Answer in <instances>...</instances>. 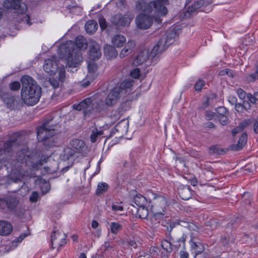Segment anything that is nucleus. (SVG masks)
I'll return each instance as SVG.
<instances>
[{"label": "nucleus", "instance_id": "11", "mask_svg": "<svg viewBox=\"0 0 258 258\" xmlns=\"http://www.w3.org/2000/svg\"><path fill=\"white\" fill-rule=\"evenodd\" d=\"M66 235L54 231L51 237V244L52 249L56 248L57 250L66 244Z\"/></svg>", "mask_w": 258, "mask_h": 258}, {"label": "nucleus", "instance_id": "28", "mask_svg": "<svg viewBox=\"0 0 258 258\" xmlns=\"http://www.w3.org/2000/svg\"><path fill=\"white\" fill-rule=\"evenodd\" d=\"M176 36V31L174 29H172L168 30L166 32V37L161 38V39H164L166 41V45L168 47L173 42Z\"/></svg>", "mask_w": 258, "mask_h": 258}, {"label": "nucleus", "instance_id": "10", "mask_svg": "<svg viewBox=\"0 0 258 258\" xmlns=\"http://www.w3.org/2000/svg\"><path fill=\"white\" fill-rule=\"evenodd\" d=\"M19 201L15 196H7L0 199V208L10 212L15 211Z\"/></svg>", "mask_w": 258, "mask_h": 258}, {"label": "nucleus", "instance_id": "33", "mask_svg": "<svg viewBox=\"0 0 258 258\" xmlns=\"http://www.w3.org/2000/svg\"><path fill=\"white\" fill-rule=\"evenodd\" d=\"M164 223L167 224V230L170 233L172 229L178 225V219L170 218L165 221L163 220L162 224L164 225Z\"/></svg>", "mask_w": 258, "mask_h": 258}, {"label": "nucleus", "instance_id": "40", "mask_svg": "<svg viewBox=\"0 0 258 258\" xmlns=\"http://www.w3.org/2000/svg\"><path fill=\"white\" fill-rule=\"evenodd\" d=\"M178 225L182 227H186L190 230H195L197 228V227L195 224L190 223L188 222L182 220L178 219Z\"/></svg>", "mask_w": 258, "mask_h": 258}, {"label": "nucleus", "instance_id": "41", "mask_svg": "<svg viewBox=\"0 0 258 258\" xmlns=\"http://www.w3.org/2000/svg\"><path fill=\"white\" fill-rule=\"evenodd\" d=\"M110 227L111 232L115 234L121 230L122 225L118 223L111 222Z\"/></svg>", "mask_w": 258, "mask_h": 258}, {"label": "nucleus", "instance_id": "49", "mask_svg": "<svg viewBox=\"0 0 258 258\" xmlns=\"http://www.w3.org/2000/svg\"><path fill=\"white\" fill-rule=\"evenodd\" d=\"M219 75L220 76H224V75H228L231 78H234L236 76V74L234 73L232 71L228 69H225L224 70H223L221 71L219 73Z\"/></svg>", "mask_w": 258, "mask_h": 258}, {"label": "nucleus", "instance_id": "32", "mask_svg": "<svg viewBox=\"0 0 258 258\" xmlns=\"http://www.w3.org/2000/svg\"><path fill=\"white\" fill-rule=\"evenodd\" d=\"M209 153L211 155H223L228 149L220 148L218 145H213L209 147Z\"/></svg>", "mask_w": 258, "mask_h": 258}, {"label": "nucleus", "instance_id": "16", "mask_svg": "<svg viewBox=\"0 0 258 258\" xmlns=\"http://www.w3.org/2000/svg\"><path fill=\"white\" fill-rule=\"evenodd\" d=\"M18 138V134H15L12 138L4 143L2 149L4 151V154L11 155L13 153L12 148L16 144Z\"/></svg>", "mask_w": 258, "mask_h": 258}, {"label": "nucleus", "instance_id": "14", "mask_svg": "<svg viewBox=\"0 0 258 258\" xmlns=\"http://www.w3.org/2000/svg\"><path fill=\"white\" fill-rule=\"evenodd\" d=\"M101 55L100 45L94 41L90 42V50L89 57L90 59L96 60L99 59Z\"/></svg>", "mask_w": 258, "mask_h": 258}, {"label": "nucleus", "instance_id": "4", "mask_svg": "<svg viewBox=\"0 0 258 258\" xmlns=\"http://www.w3.org/2000/svg\"><path fill=\"white\" fill-rule=\"evenodd\" d=\"M50 121H45L37 130L38 142H42L46 148L55 146L58 141V138L55 135L54 125L50 124Z\"/></svg>", "mask_w": 258, "mask_h": 258}, {"label": "nucleus", "instance_id": "47", "mask_svg": "<svg viewBox=\"0 0 258 258\" xmlns=\"http://www.w3.org/2000/svg\"><path fill=\"white\" fill-rule=\"evenodd\" d=\"M46 158L45 157L43 158L41 157L40 160L37 161L36 163H33V157H32V165L31 166H29V167H32L33 169H38L41 167L44 162H46Z\"/></svg>", "mask_w": 258, "mask_h": 258}, {"label": "nucleus", "instance_id": "24", "mask_svg": "<svg viewBox=\"0 0 258 258\" xmlns=\"http://www.w3.org/2000/svg\"><path fill=\"white\" fill-rule=\"evenodd\" d=\"M13 230L11 224L5 220L0 221V235L6 236L9 235Z\"/></svg>", "mask_w": 258, "mask_h": 258}, {"label": "nucleus", "instance_id": "37", "mask_svg": "<svg viewBox=\"0 0 258 258\" xmlns=\"http://www.w3.org/2000/svg\"><path fill=\"white\" fill-rule=\"evenodd\" d=\"M187 238V235L185 234H182L181 237L179 239H177L176 241H174V239L170 237V240H172L175 244L173 245L175 248L178 249L180 247V244L179 243L181 242L183 243V246L184 248L185 246V242L186 241V239Z\"/></svg>", "mask_w": 258, "mask_h": 258}, {"label": "nucleus", "instance_id": "7", "mask_svg": "<svg viewBox=\"0 0 258 258\" xmlns=\"http://www.w3.org/2000/svg\"><path fill=\"white\" fill-rule=\"evenodd\" d=\"M60 50L62 53H65L62 57L66 60V65L68 67H78L83 62V57L81 52L74 47L62 45L60 46Z\"/></svg>", "mask_w": 258, "mask_h": 258}, {"label": "nucleus", "instance_id": "18", "mask_svg": "<svg viewBox=\"0 0 258 258\" xmlns=\"http://www.w3.org/2000/svg\"><path fill=\"white\" fill-rule=\"evenodd\" d=\"M128 128V121L125 119H122L119 122L112 130L111 133L115 134V132L119 133L118 136H122L127 133Z\"/></svg>", "mask_w": 258, "mask_h": 258}, {"label": "nucleus", "instance_id": "43", "mask_svg": "<svg viewBox=\"0 0 258 258\" xmlns=\"http://www.w3.org/2000/svg\"><path fill=\"white\" fill-rule=\"evenodd\" d=\"M103 134L102 131H99L97 128H95L92 132V133L90 135L91 141L93 143H95L96 141L97 138L98 136L101 135Z\"/></svg>", "mask_w": 258, "mask_h": 258}, {"label": "nucleus", "instance_id": "27", "mask_svg": "<svg viewBox=\"0 0 258 258\" xmlns=\"http://www.w3.org/2000/svg\"><path fill=\"white\" fill-rule=\"evenodd\" d=\"M126 38L120 34L113 36L111 39V43L114 47H120L123 46L126 42Z\"/></svg>", "mask_w": 258, "mask_h": 258}, {"label": "nucleus", "instance_id": "61", "mask_svg": "<svg viewBox=\"0 0 258 258\" xmlns=\"http://www.w3.org/2000/svg\"><path fill=\"white\" fill-rule=\"evenodd\" d=\"M112 210L115 212L122 211L123 210V207L122 206L112 204L111 206Z\"/></svg>", "mask_w": 258, "mask_h": 258}, {"label": "nucleus", "instance_id": "23", "mask_svg": "<svg viewBox=\"0 0 258 258\" xmlns=\"http://www.w3.org/2000/svg\"><path fill=\"white\" fill-rule=\"evenodd\" d=\"M136 46L135 42L132 40H129L125 44L123 49L119 53V57L123 58L130 54Z\"/></svg>", "mask_w": 258, "mask_h": 258}, {"label": "nucleus", "instance_id": "44", "mask_svg": "<svg viewBox=\"0 0 258 258\" xmlns=\"http://www.w3.org/2000/svg\"><path fill=\"white\" fill-rule=\"evenodd\" d=\"M161 246L167 252H170L172 250V245L171 242L168 240H163L161 242Z\"/></svg>", "mask_w": 258, "mask_h": 258}, {"label": "nucleus", "instance_id": "13", "mask_svg": "<svg viewBox=\"0 0 258 258\" xmlns=\"http://www.w3.org/2000/svg\"><path fill=\"white\" fill-rule=\"evenodd\" d=\"M133 17V15L130 14H116L111 18V21L115 25L125 26L129 25Z\"/></svg>", "mask_w": 258, "mask_h": 258}, {"label": "nucleus", "instance_id": "50", "mask_svg": "<svg viewBox=\"0 0 258 258\" xmlns=\"http://www.w3.org/2000/svg\"><path fill=\"white\" fill-rule=\"evenodd\" d=\"M202 6V3L200 2H195L191 6H189L188 11L190 13L194 12L195 10L200 8Z\"/></svg>", "mask_w": 258, "mask_h": 258}, {"label": "nucleus", "instance_id": "52", "mask_svg": "<svg viewBox=\"0 0 258 258\" xmlns=\"http://www.w3.org/2000/svg\"><path fill=\"white\" fill-rule=\"evenodd\" d=\"M21 86L20 82H12L9 85L10 89L14 91L19 90Z\"/></svg>", "mask_w": 258, "mask_h": 258}, {"label": "nucleus", "instance_id": "31", "mask_svg": "<svg viewBox=\"0 0 258 258\" xmlns=\"http://www.w3.org/2000/svg\"><path fill=\"white\" fill-rule=\"evenodd\" d=\"M134 203L139 207H147L148 202L146 198L141 195H136L134 199Z\"/></svg>", "mask_w": 258, "mask_h": 258}, {"label": "nucleus", "instance_id": "19", "mask_svg": "<svg viewBox=\"0 0 258 258\" xmlns=\"http://www.w3.org/2000/svg\"><path fill=\"white\" fill-rule=\"evenodd\" d=\"M66 46L74 47L81 52V50H85L87 49V42L84 37L79 36L76 37L75 44L69 43Z\"/></svg>", "mask_w": 258, "mask_h": 258}, {"label": "nucleus", "instance_id": "46", "mask_svg": "<svg viewBox=\"0 0 258 258\" xmlns=\"http://www.w3.org/2000/svg\"><path fill=\"white\" fill-rule=\"evenodd\" d=\"M46 87L49 88V90H56L59 88V82H45Z\"/></svg>", "mask_w": 258, "mask_h": 258}, {"label": "nucleus", "instance_id": "51", "mask_svg": "<svg viewBox=\"0 0 258 258\" xmlns=\"http://www.w3.org/2000/svg\"><path fill=\"white\" fill-rule=\"evenodd\" d=\"M44 168L47 173H54L56 172L58 169V164L56 162H54V165L53 166H46L44 167Z\"/></svg>", "mask_w": 258, "mask_h": 258}, {"label": "nucleus", "instance_id": "15", "mask_svg": "<svg viewBox=\"0 0 258 258\" xmlns=\"http://www.w3.org/2000/svg\"><path fill=\"white\" fill-rule=\"evenodd\" d=\"M167 46L166 45V41L164 39H160L154 45L150 52V57L154 58L158 54L166 49Z\"/></svg>", "mask_w": 258, "mask_h": 258}, {"label": "nucleus", "instance_id": "38", "mask_svg": "<svg viewBox=\"0 0 258 258\" xmlns=\"http://www.w3.org/2000/svg\"><path fill=\"white\" fill-rule=\"evenodd\" d=\"M108 188V185L105 182H101L98 184L97 189L96 190V195L99 196L101 194L106 192Z\"/></svg>", "mask_w": 258, "mask_h": 258}, {"label": "nucleus", "instance_id": "25", "mask_svg": "<svg viewBox=\"0 0 258 258\" xmlns=\"http://www.w3.org/2000/svg\"><path fill=\"white\" fill-rule=\"evenodd\" d=\"M190 243L191 249L194 250L196 252L195 257H196L197 254L202 253L204 250L203 244L196 237H192L190 240Z\"/></svg>", "mask_w": 258, "mask_h": 258}, {"label": "nucleus", "instance_id": "58", "mask_svg": "<svg viewBox=\"0 0 258 258\" xmlns=\"http://www.w3.org/2000/svg\"><path fill=\"white\" fill-rule=\"evenodd\" d=\"M218 119L220 123L223 125H226L227 123L228 122V117L227 115L225 116H218Z\"/></svg>", "mask_w": 258, "mask_h": 258}, {"label": "nucleus", "instance_id": "3", "mask_svg": "<svg viewBox=\"0 0 258 258\" xmlns=\"http://www.w3.org/2000/svg\"><path fill=\"white\" fill-rule=\"evenodd\" d=\"M21 97L23 102L33 106L38 102L42 94L41 87L36 82H22Z\"/></svg>", "mask_w": 258, "mask_h": 258}, {"label": "nucleus", "instance_id": "48", "mask_svg": "<svg viewBox=\"0 0 258 258\" xmlns=\"http://www.w3.org/2000/svg\"><path fill=\"white\" fill-rule=\"evenodd\" d=\"M211 96V97H207L206 98V100L202 103V107L203 108H207L211 103V100H213L214 98H216L217 97V95L215 94H212Z\"/></svg>", "mask_w": 258, "mask_h": 258}, {"label": "nucleus", "instance_id": "63", "mask_svg": "<svg viewBox=\"0 0 258 258\" xmlns=\"http://www.w3.org/2000/svg\"><path fill=\"white\" fill-rule=\"evenodd\" d=\"M204 84L203 82H197L195 85V88L197 91H201Z\"/></svg>", "mask_w": 258, "mask_h": 258}, {"label": "nucleus", "instance_id": "53", "mask_svg": "<svg viewBox=\"0 0 258 258\" xmlns=\"http://www.w3.org/2000/svg\"><path fill=\"white\" fill-rule=\"evenodd\" d=\"M205 225L207 227L213 230L217 227V222L214 219H211L210 220L207 221Z\"/></svg>", "mask_w": 258, "mask_h": 258}, {"label": "nucleus", "instance_id": "30", "mask_svg": "<svg viewBox=\"0 0 258 258\" xmlns=\"http://www.w3.org/2000/svg\"><path fill=\"white\" fill-rule=\"evenodd\" d=\"M97 28V23L94 20L88 21L85 25V29L88 33L91 34L95 32Z\"/></svg>", "mask_w": 258, "mask_h": 258}, {"label": "nucleus", "instance_id": "36", "mask_svg": "<svg viewBox=\"0 0 258 258\" xmlns=\"http://www.w3.org/2000/svg\"><path fill=\"white\" fill-rule=\"evenodd\" d=\"M235 238L231 234H226L221 237V241L224 246H228L231 243L234 242Z\"/></svg>", "mask_w": 258, "mask_h": 258}, {"label": "nucleus", "instance_id": "54", "mask_svg": "<svg viewBox=\"0 0 258 258\" xmlns=\"http://www.w3.org/2000/svg\"><path fill=\"white\" fill-rule=\"evenodd\" d=\"M252 122V121L250 119H244L242 122H240L238 126L243 131V130L248 125H249Z\"/></svg>", "mask_w": 258, "mask_h": 258}, {"label": "nucleus", "instance_id": "17", "mask_svg": "<svg viewBox=\"0 0 258 258\" xmlns=\"http://www.w3.org/2000/svg\"><path fill=\"white\" fill-rule=\"evenodd\" d=\"M150 56L149 52L147 49L140 51L133 61L134 66H140L146 62Z\"/></svg>", "mask_w": 258, "mask_h": 258}, {"label": "nucleus", "instance_id": "20", "mask_svg": "<svg viewBox=\"0 0 258 258\" xmlns=\"http://www.w3.org/2000/svg\"><path fill=\"white\" fill-rule=\"evenodd\" d=\"M70 145L78 152L86 153V151H87V147L86 146L85 142L81 139H73L70 143Z\"/></svg>", "mask_w": 258, "mask_h": 258}, {"label": "nucleus", "instance_id": "55", "mask_svg": "<svg viewBox=\"0 0 258 258\" xmlns=\"http://www.w3.org/2000/svg\"><path fill=\"white\" fill-rule=\"evenodd\" d=\"M14 103L12 106L11 109H19L21 107V104L22 102L21 100H20L19 99H17L15 98L14 101Z\"/></svg>", "mask_w": 258, "mask_h": 258}, {"label": "nucleus", "instance_id": "2", "mask_svg": "<svg viewBox=\"0 0 258 258\" xmlns=\"http://www.w3.org/2000/svg\"><path fill=\"white\" fill-rule=\"evenodd\" d=\"M32 157L33 155L27 147H25L17 152V162L10 175L12 180L15 183L22 181L26 167L32 165Z\"/></svg>", "mask_w": 258, "mask_h": 258}, {"label": "nucleus", "instance_id": "42", "mask_svg": "<svg viewBox=\"0 0 258 258\" xmlns=\"http://www.w3.org/2000/svg\"><path fill=\"white\" fill-rule=\"evenodd\" d=\"M75 151L71 148H67L64 150L63 158L65 160H70L74 155Z\"/></svg>", "mask_w": 258, "mask_h": 258}, {"label": "nucleus", "instance_id": "22", "mask_svg": "<svg viewBox=\"0 0 258 258\" xmlns=\"http://www.w3.org/2000/svg\"><path fill=\"white\" fill-rule=\"evenodd\" d=\"M247 134L244 132L242 133L239 138L237 143L230 146V149L232 151H239L241 150L243 147L246 144L247 142Z\"/></svg>", "mask_w": 258, "mask_h": 258}, {"label": "nucleus", "instance_id": "62", "mask_svg": "<svg viewBox=\"0 0 258 258\" xmlns=\"http://www.w3.org/2000/svg\"><path fill=\"white\" fill-rule=\"evenodd\" d=\"M38 195L36 191H34L30 197V201L32 202H36L37 201Z\"/></svg>", "mask_w": 258, "mask_h": 258}, {"label": "nucleus", "instance_id": "60", "mask_svg": "<svg viewBox=\"0 0 258 258\" xmlns=\"http://www.w3.org/2000/svg\"><path fill=\"white\" fill-rule=\"evenodd\" d=\"M250 198V194L248 192H245L242 197V200L245 201V204H250V201L249 200V199Z\"/></svg>", "mask_w": 258, "mask_h": 258}, {"label": "nucleus", "instance_id": "5", "mask_svg": "<svg viewBox=\"0 0 258 258\" xmlns=\"http://www.w3.org/2000/svg\"><path fill=\"white\" fill-rule=\"evenodd\" d=\"M73 108L78 111L83 110L84 115L87 116L95 111L100 112L104 110V105L100 96L97 95L87 98L78 104H74Z\"/></svg>", "mask_w": 258, "mask_h": 258}, {"label": "nucleus", "instance_id": "57", "mask_svg": "<svg viewBox=\"0 0 258 258\" xmlns=\"http://www.w3.org/2000/svg\"><path fill=\"white\" fill-rule=\"evenodd\" d=\"M250 78L253 80H258V63L255 65V72L250 75Z\"/></svg>", "mask_w": 258, "mask_h": 258}, {"label": "nucleus", "instance_id": "59", "mask_svg": "<svg viewBox=\"0 0 258 258\" xmlns=\"http://www.w3.org/2000/svg\"><path fill=\"white\" fill-rule=\"evenodd\" d=\"M100 26L102 30H104L107 27L106 20L103 18H100L99 20Z\"/></svg>", "mask_w": 258, "mask_h": 258}, {"label": "nucleus", "instance_id": "21", "mask_svg": "<svg viewBox=\"0 0 258 258\" xmlns=\"http://www.w3.org/2000/svg\"><path fill=\"white\" fill-rule=\"evenodd\" d=\"M178 193L180 198L183 200H188L191 197L190 187L188 185H180L178 188Z\"/></svg>", "mask_w": 258, "mask_h": 258}, {"label": "nucleus", "instance_id": "8", "mask_svg": "<svg viewBox=\"0 0 258 258\" xmlns=\"http://www.w3.org/2000/svg\"><path fill=\"white\" fill-rule=\"evenodd\" d=\"M57 59L55 56H52L51 58L45 60L43 69L45 72L50 75H55L56 79L58 81H62L66 78V73L64 67H61L56 72L58 69Z\"/></svg>", "mask_w": 258, "mask_h": 258}, {"label": "nucleus", "instance_id": "1", "mask_svg": "<svg viewBox=\"0 0 258 258\" xmlns=\"http://www.w3.org/2000/svg\"><path fill=\"white\" fill-rule=\"evenodd\" d=\"M168 4V0H155L148 3L143 0H139L136 3V9L143 13L136 17V23L137 27L141 29L149 28L153 24L154 18L158 23H161V20L153 18V15L165 16L168 13L165 5Z\"/></svg>", "mask_w": 258, "mask_h": 258}, {"label": "nucleus", "instance_id": "29", "mask_svg": "<svg viewBox=\"0 0 258 258\" xmlns=\"http://www.w3.org/2000/svg\"><path fill=\"white\" fill-rule=\"evenodd\" d=\"M97 66L94 62H89L88 64V74L87 76V79L94 80L97 76L96 73L97 70Z\"/></svg>", "mask_w": 258, "mask_h": 258}, {"label": "nucleus", "instance_id": "39", "mask_svg": "<svg viewBox=\"0 0 258 258\" xmlns=\"http://www.w3.org/2000/svg\"><path fill=\"white\" fill-rule=\"evenodd\" d=\"M15 99L14 96H12L8 94H5L3 97V99L4 102L7 104L8 107L11 108L12 105L14 103L13 101Z\"/></svg>", "mask_w": 258, "mask_h": 258}, {"label": "nucleus", "instance_id": "34", "mask_svg": "<svg viewBox=\"0 0 258 258\" xmlns=\"http://www.w3.org/2000/svg\"><path fill=\"white\" fill-rule=\"evenodd\" d=\"M130 75L131 77L135 79L141 80L144 79L146 76L145 74H141V71L139 68H135L132 70L130 73Z\"/></svg>", "mask_w": 258, "mask_h": 258}, {"label": "nucleus", "instance_id": "45", "mask_svg": "<svg viewBox=\"0 0 258 258\" xmlns=\"http://www.w3.org/2000/svg\"><path fill=\"white\" fill-rule=\"evenodd\" d=\"M217 116H223L228 115V111L227 108L224 106H220L215 109Z\"/></svg>", "mask_w": 258, "mask_h": 258}, {"label": "nucleus", "instance_id": "35", "mask_svg": "<svg viewBox=\"0 0 258 258\" xmlns=\"http://www.w3.org/2000/svg\"><path fill=\"white\" fill-rule=\"evenodd\" d=\"M148 215L149 212L146 207H139L136 213V217L141 219H146Z\"/></svg>", "mask_w": 258, "mask_h": 258}, {"label": "nucleus", "instance_id": "64", "mask_svg": "<svg viewBox=\"0 0 258 258\" xmlns=\"http://www.w3.org/2000/svg\"><path fill=\"white\" fill-rule=\"evenodd\" d=\"M253 131L254 133L257 134H258V115L256 118L254 119L253 126Z\"/></svg>", "mask_w": 258, "mask_h": 258}, {"label": "nucleus", "instance_id": "6", "mask_svg": "<svg viewBox=\"0 0 258 258\" xmlns=\"http://www.w3.org/2000/svg\"><path fill=\"white\" fill-rule=\"evenodd\" d=\"M133 82H121L111 89L106 97L104 102L103 101L104 109H105L106 106L111 107L115 104L123 94L126 93H130L133 90L132 88L133 86Z\"/></svg>", "mask_w": 258, "mask_h": 258}, {"label": "nucleus", "instance_id": "12", "mask_svg": "<svg viewBox=\"0 0 258 258\" xmlns=\"http://www.w3.org/2000/svg\"><path fill=\"white\" fill-rule=\"evenodd\" d=\"M12 1L13 3L8 0L5 1L3 2L4 7L7 9L15 10L18 14H24L27 11V6L25 3Z\"/></svg>", "mask_w": 258, "mask_h": 258}, {"label": "nucleus", "instance_id": "26", "mask_svg": "<svg viewBox=\"0 0 258 258\" xmlns=\"http://www.w3.org/2000/svg\"><path fill=\"white\" fill-rule=\"evenodd\" d=\"M104 54L108 58H115L118 54L117 51L114 46L109 44H106L104 47Z\"/></svg>", "mask_w": 258, "mask_h": 258}, {"label": "nucleus", "instance_id": "56", "mask_svg": "<svg viewBox=\"0 0 258 258\" xmlns=\"http://www.w3.org/2000/svg\"><path fill=\"white\" fill-rule=\"evenodd\" d=\"M205 116L207 120H210L214 119L215 116H217V113L211 111L206 112Z\"/></svg>", "mask_w": 258, "mask_h": 258}, {"label": "nucleus", "instance_id": "9", "mask_svg": "<svg viewBox=\"0 0 258 258\" xmlns=\"http://www.w3.org/2000/svg\"><path fill=\"white\" fill-rule=\"evenodd\" d=\"M154 200V208H157L159 207L162 210V211H159L154 213V217L156 219H159L164 215V209L167 205L166 199L162 195H157L156 194H153ZM153 207V206H152Z\"/></svg>", "mask_w": 258, "mask_h": 258}]
</instances>
